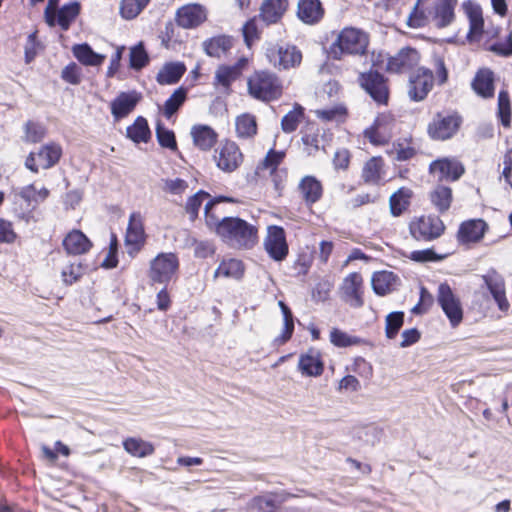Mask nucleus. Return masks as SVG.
I'll return each mask as SVG.
<instances>
[{
    "label": "nucleus",
    "mask_w": 512,
    "mask_h": 512,
    "mask_svg": "<svg viewBox=\"0 0 512 512\" xmlns=\"http://www.w3.org/2000/svg\"><path fill=\"white\" fill-rule=\"evenodd\" d=\"M220 202L233 203L235 200L230 197L219 196L208 201L204 208L207 224L215 226L218 236L229 246L233 248H252L258 241L257 228L238 217H225L218 221L211 210Z\"/></svg>",
    "instance_id": "nucleus-1"
},
{
    "label": "nucleus",
    "mask_w": 512,
    "mask_h": 512,
    "mask_svg": "<svg viewBox=\"0 0 512 512\" xmlns=\"http://www.w3.org/2000/svg\"><path fill=\"white\" fill-rule=\"evenodd\" d=\"M249 94L261 101L277 99L282 94L280 80L270 72H256L248 79Z\"/></svg>",
    "instance_id": "nucleus-2"
},
{
    "label": "nucleus",
    "mask_w": 512,
    "mask_h": 512,
    "mask_svg": "<svg viewBox=\"0 0 512 512\" xmlns=\"http://www.w3.org/2000/svg\"><path fill=\"white\" fill-rule=\"evenodd\" d=\"M368 46V36L360 29L346 27L332 45L334 58L340 59L343 54H363Z\"/></svg>",
    "instance_id": "nucleus-3"
},
{
    "label": "nucleus",
    "mask_w": 512,
    "mask_h": 512,
    "mask_svg": "<svg viewBox=\"0 0 512 512\" xmlns=\"http://www.w3.org/2000/svg\"><path fill=\"white\" fill-rule=\"evenodd\" d=\"M179 258L175 253H159L149 264L148 277L154 283L168 284L178 274Z\"/></svg>",
    "instance_id": "nucleus-4"
},
{
    "label": "nucleus",
    "mask_w": 512,
    "mask_h": 512,
    "mask_svg": "<svg viewBox=\"0 0 512 512\" xmlns=\"http://www.w3.org/2000/svg\"><path fill=\"white\" fill-rule=\"evenodd\" d=\"M57 4V0H49L44 12L45 21L50 27H54L57 24L62 30L66 31L78 16L80 4L74 1L64 5L59 10H57Z\"/></svg>",
    "instance_id": "nucleus-5"
},
{
    "label": "nucleus",
    "mask_w": 512,
    "mask_h": 512,
    "mask_svg": "<svg viewBox=\"0 0 512 512\" xmlns=\"http://www.w3.org/2000/svg\"><path fill=\"white\" fill-rule=\"evenodd\" d=\"M409 230L416 240L432 241L444 233L445 225L437 216H421L410 222Z\"/></svg>",
    "instance_id": "nucleus-6"
},
{
    "label": "nucleus",
    "mask_w": 512,
    "mask_h": 512,
    "mask_svg": "<svg viewBox=\"0 0 512 512\" xmlns=\"http://www.w3.org/2000/svg\"><path fill=\"white\" fill-rule=\"evenodd\" d=\"M437 301L449 319L450 325L455 328L463 320V309L459 298L454 294L447 283L438 286Z\"/></svg>",
    "instance_id": "nucleus-7"
},
{
    "label": "nucleus",
    "mask_w": 512,
    "mask_h": 512,
    "mask_svg": "<svg viewBox=\"0 0 512 512\" xmlns=\"http://www.w3.org/2000/svg\"><path fill=\"white\" fill-rule=\"evenodd\" d=\"M243 158L239 146L230 140L221 142L214 154L216 166L225 173L237 170L242 164Z\"/></svg>",
    "instance_id": "nucleus-8"
},
{
    "label": "nucleus",
    "mask_w": 512,
    "mask_h": 512,
    "mask_svg": "<svg viewBox=\"0 0 512 512\" xmlns=\"http://www.w3.org/2000/svg\"><path fill=\"white\" fill-rule=\"evenodd\" d=\"M395 119L391 114H379L373 124L364 130V137L373 145H386L393 136Z\"/></svg>",
    "instance_id": "nucleus-9"
},
{
    "label": "nucleus",
    "mask_w": 512,
    "mask_h": 512,
    "mask_svg": "<svg viewBox=\"0 0 512 512\" xmlns=\"http://www.w3.org/2000/svg\"><path fill=\"white\" fill-rule=\"evenodd\" d=\"M62 149L56 143H48L42 146L37 154L31 152L26 160L25 166L30 171L37 173L39 168L48 169L53 167L60 159Z\"/></svg>",
    "instance_id": "nucleus-10"
},
{
    "label": "nucleus",
    "mask_w": 512,
    "mask_h": 512,
    "mask_svg": "<svg viewBox=\"0 0 512 512\" xmlns=\"http://www.w3.org/2000/svg\"><path fill=\"white\" fill-rule=\"evenodd\" d=\"M269 62L278 69H289L298 66L302 60L301 52L291 45H272L266 50Z\"/></svg>",
    "instance_id": "nucleus-11"
},
{
    "label": "nucleus",
    "mask_w": 512,
    "mask_h": 512,
    "mask_svg": "<svg viewBox=\"0 0 512 512\" xmlns=\"http://www.w3.org/2000/svg\"><path fill=\"white\" fill-rule=\"evenodd\" d=\"M264 249L274 261H283L288 255V243L282 227L270 225L264 238Z\"/></svg>",
    "instance_id": "nucleus-12"
},
{
    "label": "nucleus",
    "mask_w": 512,
    "mask_h": 512,
    "mask_svg": "<svg viewBox=\"0 0 512 512\" xmlns=\"http://www.w3.org/2000/svg\"><path fill=\"white\" fill-rule=\"evenodd\" d=\"M482 280L499 310L507 312L510 308V303L506 296V286L503 276L495 270H489L482 276Z\"/></svg>",
    "instance_id": "nucleus-13"
},
{
    "label": "nucleus",
    "mask_w": 512,
    "mask_h": 512,
    "mask_svg": "<svg viewBox=\"0 0 512 512\" xmlns=\"http://www.w3.org/2000/svg\"><path fill=\"white\" fill-rule=\"evenodd\" d=\"M207 19L206 8L198 3L183 5L178 8L175 21L178 26L184 29H193L200 26Z\"/></svg>",
    "instance_id": "nucleus-14"
},
{
    "label": "nucleus",
    "mask_w": 512,
    "mask_h": 512,
    "mask_svg": "<svg viewBox=\"0 0 512 512\" xmlns=\"http://www.w3.org/2000/svg\"><path fill=\"white\" fill-rule=\"evenodd\" d=\"M340 290L343 300L351 307L360 308L363 306V278L359 273L353 272L347 275Z\"/></svg>",
    "instance_id": "nucleus-15"
},
{
    "label": "nucleus",
    "mask_w": 512,
    "mask_h": 512,
    "mask_svg": "<svg viewBox=\"0 0 512 512\" xmlns=\"http://www.w3.org/2000/svg\"><path fill=\"white\" fill-rule=\"evenodd\" d=\"M433 73L430 69L421 67L410 76L408 95L413 101H422L433 87Z\"/></svg>",
    "instance_id": "nucleus-16"
},
{
    "label": "nucleus",
    "mask_w": 512,
    "mask_h": 512,
    "mask_svg": "<svg viewBox=\"0 0 512 512\" xmlns=\"http://www.w3.org/2000/svg\"><path fill=\"white\" fill-rule=\"evenodd\" d=\"M361 86L378 103L388 100V87L384 77L375 71L363 73L359 78Z\"/></svg>",
    "instance_id": "nucleus-17"
},
{
    "label": "nucleus",
    "mask_w": 512,
    "mask_h": 512,
    "mask_svg": "<svg viewBox=\"0 0 512 512\" xmlns=\"http://www.w3.org/2000/svg\"><path fill=\"white\" fill-rule=\"evenodd\" d=\"M419 62L418 51L411 47H405L388 59L387 70L393 73H405L416 67Z\"/></svg>",
    "instance_id": "nucleus-18"
},
{
    "label": "nucleus",
    "mask_w": 512,
    "mask_h": 512,
    "mask_svg": "<svg viewBox=\"0 0 512 512\" xmlns=\"http://www.w3.org/2000/svg\"><path fill=\"white\" fill-rule=\"evenodd\" d=\"M461 123L457 115H438L428 127L429 135L437 140H446L452 137L459 129Z\"/></svg>",
    "instance_id": "nucleus-19"
},
{
    "label": "nucleus",
    "mask_w": 512,
    "mask_h": 512,
    "mask_svg": "<svg viewBox=\"0 0 512 512\" xmlns=\"http://www.w3.org/2000/svg\"><path fill=\"white\" fill-rule=\"evenodd\" d=\"M488 229L487 223L482 219L464 221L457 232V240L461 244L479 242Z\"/></svg>",
    "instance_id": "nucleus-20"
},
{
    "label": "nucleus",
    "mask_w": 512,
    "mask_h": 512,
    "mask_svg": "<svg viewBox=\"0 0 512 512\" xmlns=\"http://www.w3.org/2000/svg\"><path fill=\"white\" fill-rule=\"evenodd\" d=\"M430 172L438 180H457L464 172L463 166L454 159L443 158L430 164Z\"/></svg>",
    "instance_id": "nucleus-21"
},
{
    "label": "nucleus",
    "mask_w": 512,
    "mask_h": 512,
    "mask_svg": "<svg viewBox=\"0 0 512 512\" xmlns=\"http://www.w3.org/2000/svg\"><path fill=\"white\" fill-rule=\"evenodd\" d=\"M140 100V95L135 92H121L111 102V114L115 120L122 119L129 115Z\"/></svg>",
    "instance_id": "nucleus-22"
},
{
    "label": "nucleus",
    "mask_w": 512,
    "mask_h": 512,
    "mask_svg": "<svg viewBox=\"0 0 512 512\" xmlns=\"http://www.w3.org/2000/svg\"><path fill=\"white\" fill-rule=\"evenodd\" d=\"M298 368L303 375L320 376L324 370L320 352L316 349H309L305 354L300 355Z\"/></svg>",
    "instance_id": "nucleus-23"
},
{
    "label": "nucleus",
    "mask_w": 512,
    "mask_h": 512,
    "mask_svg": "<svg viewBox=\"0 0 512 512\" xmlns=\"http://www.w3.org/2000/svg\"><path fill=\"white\" fill-rule=\"evenodd\" d=\"M125 241L127 245L139 250L145 242L143 219L140 213L134 212L129 217Z\"/></svg>",
    "instance_id": "nucleus-24"
},
{
    "label": "nucleus",
    "mask_w": 512,
    "mask_h": 512,
    "mask_svg": "<svg viewBox=\"0 0 512 512\" xmlns=\"http://www.w3.org/2000/svg\"><path fill=\"white\" fill-rule=\"evenodd\" d=\"M63 247L70 255H81L90 250L91 241L80 230H72L63 239Z\"/></svg>",
    "instance_id": "nucleus-25"
},
{
    "label": "nucleus",
    "mask_w": 512,
    "mask_h": 512,
    "mask_svg": "<svg viewBox=\"0 0 512 512\" xmlns=\"http://www.w3.org/2000/svg\"><path fill=\"white\" fill-rule=\"evenodd\" d=\"M193 143L200 150L208 151L217 142L218 135L210 126L195 125L191 129Z\"/></svg>",
    "instance_id": "nucleus-26"
},
{
    "label": "nucleus",
    "mask_w": 512,
    "mask_h": 512,
    "mask_svg": "<svg viewBox=\"0 0 512 512\" xmlns=\"http://www.w3.org/2000/svg\"><path fill=\"white\" fill-rule=\"evenodd\" d=\"M471 85L477 95L483 98L492 97L494 95V77L492 71L487 68L478 70Z\"/></svg>",
    "instance_id": "nucleus-27"
},
{
    "label": "nucleus",
    "mask_w": 512,
    "mask_h": 512,
    "mask_svg": "<svg viewBox=\"0 0 512 512\" xmlns=\"http://www.w3.org/2000/svg\"><path fill=\"white\" fill-rule=\"evenodd\" d=\"M298 189L307 204H314L319 201L323 193L321 182L311 175L301 179Z\"/></svg>",
    "instance_id": "nucleus-28"
},
{
    "label": "nucleus",
    "mask_w": 512,
    "mask_h": 512,
    "mask_svg": "<svg viewBox=\"0 0 512 512\" xmlns=\"http://www.w3.org/2000/svg\"><path fill=\"white\" fill-rule=\"evenodd\" d=\"M285 158L284 151H275L271 149L265 156V158L257 165L256 173L260 174L262 171H267L272 177L275 187L278 188L280 183L276 179L278 176L277 168L283 162Z\"/></svg>",
    "instance_id": "nucleus-29"
},
{
    "label": "nucleus",
    "mask_w": 512,
    "mask_h": 512,
    "mask_svg": "<svg viewBox=\"0 0 512 512\" xmlns=\"http://www.w3.org/2000/svg\"><path fill=\"white\" fill-rule=\"evenodd\" d=\"M323 13L319 0H300L298 3V16L307 24L318 22L323 17Z\"/></svg>",
    "instance_id": "nucleus-30"
},
{
    "label": "nucleus",
    "mask_w": 512,
    "mask_h": 512,
    "mask_svg": "<svg viewBox=\"0 0 512 512\" xmlns=\"http://www.w3.org/2000/svg\"><path fill=\"white\" fill-rule=\"evenodd\" d=\"M286 9V0H266L261 6L260 17L266 24H273L281 19Z\"/></svg>",
    "instance_id": "nucleus-31"
},
{
    "label": "nucleus",
    "mask_w": 512,
    "mask_h": 512,
    "mask_svg": "<svg viewBox=\"0 0 512 512\" xmlns=\"http://www.w3.org/2000/svg\"><path fill=\"white\" fill-rule=\"evenodd\" d=\"M371 285L374 292L382 296L395 289L397 285V277L390 271H378L373 274Z\"/></svg>",
    "instance_id": "nucleus-32"
},
{
    "label": "nucleus",
    "mask_w": 512,
    "mask_h": 512,
    "mask_svg": "<svg viewBox=\"0 0 512 512\" xmlns=\"http://www.w3.org/2000/svg\"><path fill=\"white\" fill-rule=\"evenodd\" d=\"M456 0H438L435 6L433 20L437 27L448 26L454 18Z\"/></svg>",
    "instance_id": "nucleus-33"
},
{
    "label": "nucleus",
    "mask_w": 512,
    "mask_h": 512,
    "mask_svg": "<svg viewBox=\"0 0 512 512\" xmlns=\"http://www.w3.org/2000/svg\"><path fill=\"white\" fill-rule=\"evenodd\" d=\"M75 58L86 66H99L105 60V55L98 54L88 44H78L73 47Z\"/></svg>",
    "instance_id": "nucleus-34"
},
{
    "label": "nucleus",
    "mask_w": 512,
    "mask_h": 512,
    "mask_svg": "<svg viewBox=\"0 0 512 512\" xmlns=\"http://www.w3.org/2000/svg\"><path fill=\"white\" fill-rule=\"evenodd\" d=\"M186 68L182 63H168L164 65L157 74V82L161 85H171L177 83Z\"/></svg>",
    "instance_id": "nucleus-35"
},
{
    "label": "nucleus",
    "mask_w": 512,
    "mask_h": 512,
    "mask_svg": "<svg viewBox=\"0 0 512 512\" xmlns=\"http://www.w3.org/2000/svg\"><path fill=\"white\" fill-rule=\"evenodd\" d=\"M123 447L127 453L139 458L150 456L155 450L152 443L135 437L124 440Z\"/></svg>",
    "instance_id": "nucleus-36"
},
{
    "label": "nucleus",
    "mask_w": 512,
    "mask_h": 512,
    "mask_svg": "<svg viewBox=\"0 0 512 512\" xmlns=\"http://www.w3.org/2000/svg\"><path fill=\"white\" fill-rule=\"evenodd\" d=\"M232 47V39L227 36H217L203 42L207 55L220 58Z\"/></svg>",
    "instance_id": "nucleus-37"
},
{
    "label": "nucleus",
    "mask_w": 512,
    "mask_h": 512,
    "mask_svg": "<svg viewBox=\"0 0 512 512\" xmlns=\"http://www.w3.org/2000/svg\"><path fill=\"white\" fill-rule=\"evenodd\" d=\"M240 77L239 69L230 65H221L215 71L214 86H221L225 92L229 91L231 84Z\"/></svg>",
    "instance_id": "nucleus-38"
},
{
    "label": "nucleus",
    "mask_w": 512,
    "mask_h": 512,
    "mask_svg": "<svg viewBox=\"0 0 512 512\" xmlns=\"http://www.w3.org/2000/svg\"><path fill=\"white\" fill-rule=\"evenodd\" d=\"M244 274V265L240 260H223L214 272V278L225 277L240 279Z\"/></svg>",
    "instance_id": "nucleus-39"
},
{
    "label": "nucleus",
    "mask_w": 512,
    "mask_h": 512,
    "mask_svg": "<svg viewBox=\"0 0 512 512\" xmlns=\"http://www.w3.org/2000/svg\"><path fill=\"white\" fill-rule=\"evenodd\" d=\"M430 199L434 207L443 213L450 208L452 202V191L447 186L439 185L430 194Z\"/></svg>",
    "instance_id": "nucleus-40"
},
{
    "label": "nucleus",
    "mask_w": 512,
    "mask_h": 512,
    "mask_svg": "<svg viewBox=\"0 0 512 512\" xmlns=\"http://www.w3.org/2000/svg\"><path fill=\"white\" fill-rule=\"evenodd\" d=\"M126 134L135 143L147 142L150 138L147 120L143 117H138L132 125L127 127Z\"/></svg>",
    "instance_id": "nucleus-41"
},
{
    "label": "nucleus",
    "mask_w": 512,
    "mask_h": 512,
    "mask_svg": "<svg viewBox=\"0 0 512 512\" xmlns=\"http://www.w3.org/2000/svg\"><path fill=\"white\" fill-rule=\"evenodd\" d=\"M383 161L379 157L368 160L362 170V178L366 183L377 184L382 177Z\"/></svg>",
    "instance_id": "nucleus-42"
},
{
    "label": "nucleus",
    "mask_w": 512,
    "mask_h": 512,
    "mask_svg": "<svg viewBox=\"0 0 512 512\" xmlns=\"http://www.w3.org/2000/svg\"><path fill=\"white\" fill-rule=\"evenodd\" d=\"M236 133L240 138H251L257 133L256 119L251 114H242L235 121Z\"/></svg>",
    "instance_id": "nucleus-43"
},
{
    "label": "nucleus",
    "mask_w": 512,
    "mask_h": 512,
    "mask_svg": "<svg viewBox=\"0 0 512 512\" xmlns=\"http://www.w3.org/2000/svg\"><path fill=\"white\" fill-rule=\"evenodd\" d=\"M388 154L398 161H405L412 158L416 150L409 139H399L393 143L391 149H389Z\"/></svg>",
    "instance_id": "nucleus-44"
},
{
    "label": "nucleus",
    "mask_w": 512,
    "mask_h": 512,
    "mask_svg": "<svg viewBox=\"0 0 512 512\" xmlns=\"http://www.w3.org/2000/svg\"><path fill=\"white\" fill-rule=\"evenodd\" d=\"M149 2L150 0H122L120 15L126 20H132L144 10Z\"/></svg>",
    "instance_id": "nucleus-45"
},
{
    "label": "nucleus",
    "mask_w": 512,
    "mask_h": 512,
    "mask_svg": "<svg viewBox=\"0 0 512 512\" xmlns=\"http://www.w3.org/2000/svg\"><path fill=\"white\" fill-rule=\"evenodd\" d=\"M426 0H418L408 17V25L413 28H419L424 26L429 16L431 15V11H427L425 7Z\"/></svg>",
    "instance_id": "nucleus-46"
},
{
    "label": "nucleus",
    "mask_w": 512,
    "mask_h": 512,
    "mask_svg": "<svg viewBox=\"0 0 512 512\" xmlns=\"http://www.w3.org/2000/svg\"><path fill=\"white\" fill-rule=\"evenodd\" d=\"M411 191L400 189L390 197V210L393 216H399L409 206Z\"/></svg>",
    "instance_id": "nucleus-47"
},
{
    "label": "nucleus",
    "mask_w": 512,
    "mask_h": 512,
    "mask_svg": "<svg viewBox=\"0 0 512 512\" xmlns=\"http://www.w3.org/2000/svg\"><path fill=\"white\" fill-rule=\"evenodd\" d=\"M23 141L26 143H38L42 141L46 135V128L34 121H27L24 126Z\"/></svg>",
    "instance_id": "nucleus-48"
},
{
    "label": "nucleus",
    "mask_w": 512,
    "mask_h": 512,
    "mask_svg": "<svg viewBox=\"0 0 512 512\" xmlns=\"http://www.w3.org/2000/svg\"><path fill=\"white\" fill-rule=\"evenodd\" d=\"M330 342L339 348H345L361 344L362 340L357 337L350 335L338 328H332L330 331Z\"/></svg>",
    "instance_id": "nucleus-49"
},
{
    "label": "nucleus",
    "mask_w": 512,
    "mask_h": 512,
    "mask_svg": "<svg viewBox=\"0 0 512 512\" xmlns=\"http://www.w3.org/2000/svg\"><path fill=\"white\" fill-rule=\"evenodd\" d=\"M19 196L28 204H38L43 202L49 196V190L45 187L37 190L36 187L31 184L21 188Z\"/></svg>",
    "instance_id": "nucleus-50"
},
{
    "label": "nucleus",
    "mask_w": 512,
    "mask_h": 512,
    "mask_svg": "<svg viewBox=\"0 0 512 512\" xmlns=\"http://www.w3.org/2000/svg\"><path fill=\"white\" fill-rule=\"evenodd\" d=\"M130 67L140 70L149 63V56L142 42L130 48Z\"/></svg>",
    "instance_id": "nucleus-51"
},
{
    "label": "nucleus",
    "mask_w": 512,
    "mask_h": 512,
    "mask_svg": "<svg viewBox=\"0 0 512 512\" xmlns=\"http://www.w3.org/2000/svg\"><path fill=\"white\" fill-rule=\"evenodd\" d=\"M84 274V268L79 261L69 262L61 271V278L65 285H72Z\"/></svg>",
    "instance_id": "nucleus-52"
},
{
    "label": "nucleus",
    "mask_w": 512,
    "mask_h": 512,
    "mask_svg": "<svg viewBox=\"0 0 512 512\" xmlns=\"http://www.w3.org/2000/svg\"><path fill=\"white\" fill-rule=\"evenodd\" d=\"M303 118V108L299 105L289 111L281 120V128L285 133L294 132Z\"/></svg>",
    "instance_id": "nucleus-53"
},
{
    "label": "nucleus",
    "mask_w": 512,
    "mask_h": 512,
    "mask_svg": "<svg viewBox=\"0 0 512 512\" xmlns=\"http://www.w3.org/2000/svg\"><path fill=\"white\" fill-rule=\"evenodd\" d=\"M186 99V90L182 87L176 89L174 93L166 100L164 104V115L170 118Z\"/></svg>",
    "instance_id": "nucleus-54"
},
{
    "label": "nucleus",
    "mask_w": 512,
    "mask_h": 512,
    "mask_svg": "<svg viewBox=\"0 0 512 512\" xmlns=\"http://www.w3.org/2000/svg\"><path fill=\"white\" fill-rule=\"evenodd\" d=\"M383 435V430L373 424L366 425L356 431V436L369 445L378 443Z\"/></svg>",
    "instance_id": "nucleus-55"
},
{
    "label": "nucleus",
    "mask_w": 512,
    "mask_h": 512,
    "mask_svg": "<svg viewBox=\"0 0 512 512\" xmlns=\"http://www.w3.org/2000/svg\"><path fill=\"white\" fill-rule=\"evenodd\" d=\"M404 322V313L403 312H392L386 317V327L385 333L387 338L393 339L396 337L400 328L402 327Z\"/></svg>",
    "instance_id": "nucleus-56"
},
{
    "label": "nucleus",
    "mask_w": 512,
    "mask_h": 512,
    "mask_svg": "<svg viewBox=\"0 0 512 512\" xmlns=\"http://www.w3.org/2000/svg\"><path fill=\"white\" fill-rule=\"evenodd\" d=\"M189 185L188 182L181 178H166L162 180V190L171 195L181 196L186 192Z\"/></svg>",
    "instance_id": "nucleus-57"
},
{
    "label": "nucleus",
    "mask_w": 512,
    "mask_h": 512,
    "mask_svg": "<svg viewBox=\"0 0 512 512\" xmlns=\"http://www.w3.org/2000/svg\"><path fill=\"white\" fill-rule=\"evenodd\" d=\"M498 115L503 126L508 127L511 121V108L508 92L500 91L498 95Z\"/></svg>",
    "instance_id": "nucleus-58"
},
{
    "label": "nucleus",
    "mask_w": 512,
    "mask_h": 512,
    "mask_svg": "<svg viewBox=\"0 0 512 512\" xmlns=\"http://www.w3.org/2000/svg\"><path fill=\"white\" fill-rule=\"evenodd\" d=\"M209 196L210 195L207 192L200 190L196 194L188 198L185 210L190 215V218L192 220H194L198 216V212L202 203L207 198H209Z\"/></svg>",
    "instance_id": "nucleus-59"
},
{
    "label": "nucleus",
    "mask_w": 512,
    "mask_h": 512,
    "mask_svg": "<svg viewBox=\"0 0 512 512\" xmlns=\"http://www.w3.org/2000/svg\"><path fill=\"white\" fill-rule=\"evenodd\" d=\"M318 118L324 121H343L346 116V108L338 105L332 108L318 109L315 111Z\"/></svg>",
    "instance_id": "nucleus-60"
},
{
    "label": "nucleus",
    "mask_w": 512,
    "mask_h": 512,
    "mask_svg": "<svg viewBox=\"0 0 512 512\" xmlns=\"http://www.w3.org/2000/svg\"><path fill=\"white\" fill-rule=\"evenodd\" d=\"M431 67L434 71L433 82L443 85L448 79V71L444 59L438 55H434L431 61Z\"/></svg>",
    "instance_id": "nucleus-61"
},
{
    "label": "nucleus",
    "mask_w": 512,
    "mask_h": 512,
    "mask_svg": "<svg viewBox=\"0 0 512 512\" xmlns=\"http://www.w3.org/2000/svg\"><path fill=\"white\" fill-rule=\"evenodd\" d=\"M284 499L278 501V503L283 502ZM253 507L257 510V512H271L277 507V500L272 495L266 496H258L252 500Z\"/></svg>",
    "instance_id": "nucleus-62"
},
{
    "label": "nucleus",
    "mask_w": 512,
    "mask_h": 512,
    "mask_svg": "<svg viewBox=\"0 0 512 512\" xmlns=\"http://www.w3.org/2000/svg\"><path fill=\"white\" fill-rule=\"evenodd\" d=\"M156 136H157L159 144L162 147H165V148H168L171 150H175L177 148L174 133L171 130L163 127L161 124H157Z\"/></svg>",
    "instance_id": "nucleus-63"
},
{
    "label": "nucleus",
    "mask_w": 512,
    "mask_h": 512,
    "mask_svg": "<svg viewBox=\"0 0 512 512\" xmlns=\"http://www.w3.org/2000/svg\"><path fill=\"white\" fill-rule=\"evenodd\" d=\"M17 238V234L13 229L11 222L1 219L0 220V244H11Z\"/></svg>",
    "instance_id": "nucleus-64"
}]
</instances>
